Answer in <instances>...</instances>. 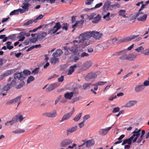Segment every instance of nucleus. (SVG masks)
<instances>
[{"mask_svg": "<svg viewBox=\"0 0 149 149\" xmlns=\"http://www.w3.org/2000/svg\"><path fill=\"white\" fill-rule=\"evenodd\" d=\"M91 31H86L80 34L79 37V40H74L73 41L74 44L78 43V46L82 48H84L86 47L92 43L91 40H88L92 37Z\"/></svg>", "mask_w": 149, "mask_h": 149, "instance_id": "obj_1", "label": "nucleus"}, {"mask_svg": "<svg viewBox=\"0 0 149 149\" xmlns=\"http://www.w3.org/2000/svg\"><path fill=\"white\" fill-rule=\"evenodd\" d=\"M81 47L78 46V44L77 45H74L70 49V51L74 55L76 56H88V53L85 52H82L81 53V51L78 49V48Z\"/></svg>", "mask_w": 149, "mask_h": 149, "instance_id": "obj_2", "label": "nucleus"}, {"mask_svg": "<svg viewBox=\"0 0 149 149\" xmlns=\"http://www.w3.org/2000/svg\"><path fill=\"white\" fill-rule=\"evenodd\" d=\"M111 2L110 1L108 0H107L104 4L103 6L102 10L103 12H105L107 11L109 8L110 10H112L113 8H115L116 7H119V4L116 3L113 5H111Z\"/></svg>", "mask_w": 149, "mask_h": 149, "instance_id": "obj_3", "label": "nucleus"}, {"mask_svg": "<svg viewBox=\"0 0 149 149\" xmlns=\"http://www.w3.org/2000/svg\"><path fill=\"white\" fill-rule=\"evenodd\" d=\"M139 36V35H132L130 36L129 37H126L125 38L120 40L117 42V44L118 45L122 42H127L133 39L136 38Z\"/></svg>", "mask_w": 149, "mask_h": 149, "instance_id": "obj_4", "label": "nucleus"}, {"mask_svg": "<svg viewBox=\"0 0 149 149\" xmlns=\"http://www.w3.org/2000/svg\"><path fill=\"white\" fill-rule=\"evenodd\" d=\"M97 76V72H91L86 75L84 76V79L87 81H89L90 79L95 78Z\"/></svg>", "mask_w": 149, "mask_h": 149, "instance_id": "obj_5", "label": "nucleus"}, {"mask_svg": "<svg viewBox=\"0 0 149 149\" xmlns=\"http://www.w3.org/2000/svg\"><path fill=\"white\" fill-rule=\"evenodd\" d=\"M73 141L71 139H66L63 140L60 143V146L61 147H66L71 144Z\"/></svg>", "mask_w": 149, "mask_h": 149, "instance_id": "obj_6", "label": "nucleus"}, {"mask_svg": "<svg viewBox=\"0 0 149 149\" xmlns=\"http://www.w3.org/2000/svg\"><path fill=\"white\" fill-rule=\"evenodd\" d=\"M74 108L72 109V110L68 113H67L65 114L63 116L62 119L60 120V122H61L67 120L72 116L73 114L74 113Z\"/></svg>", "mask_w": 149, "mask_h": 149, "instance_id": "obj_7", "label": "nucleus"}, {"mask_svg": "<svg viewBox=\"0 0 149 149\" xmlns=\"http://www.w3.org/2000/svg\"><path fill=\"white\" fill-rule=\"evenodd\" d=\"M91 32L92 33V37L97 40H100L101 39L102 35V33L95 31H92Z\"/></svg>", "mask_w": 149, "mask_h": 149, "instance_id": "obj_8", "label": "nucleus"}, {"mask_svg": "<svg viewBox=\"0 0 149 149\" xmlns=\"http://www.w3.org/2000/svg\"><path fill=\"white\" fill-rule=\"evenodd\" d=\"M15 70H14L13 69H11L7 71L6 72H4L2 74H1V75L0 76V79H2L5 77L9 75L12 74V73L15 72Z\"/></svg>", "mask_w": 149, "mask_h": 149, "instance_id": "obj_9", "label": "nucleus"}, {"mask_svg": "<svg viewBox=\"0 0 149 149\" xmlns=\"http://www.w3.org/2000/svg\"><path fill=\"white\" fill-rule=\"evenodd\" d=\"M141 131V129H139L138 130V131H137V132L133 131V132L132 133L133 134L132 136H131V137H132L133 139L134 137H135L134 139L132 140V142L133 143H134L136 142L138 138L140 135V132Z\"/></svg>", "mask_w": 149, "mask_h": 149, "instance_id": "obj_10", "label": "nucleus"}, {"mask_svg": "<svg viewBox=\"0 0 149 149\" xmlns=\"http://www.w3.org/2000/svg\"><path fill=\"white\" fill-rule=\"evenodd\" d=\"M42 115L48 117L53 118L56 116L57 113L56 111L54 110L52 112L44 113L42 114Z\"/></svg>", "mask_w": 149, "mask_h": 149, "instance_id": "obj_11", "label": "nucleus"}, {"mask_svg": "<svg viewBox=\"0 0 149 149\" xmlns=\"http://www.w3.org/2000/svg\"><path fill=\"white\" fill-rule=\"evenodd\" d=\"M14 79H18L19 80H22L25 78L24 75L22 72H17L14 74Z\"/></svg>", "mask_w": 149, "mask_h": 149, "instance_id": "obj_12", "label": "nucleus"}, {"mask_svg": "<svg viewBox=\"0 0 149 149\" xmlns=\"http://www.w3.org/2000/svg\"><path fill=\"white\" fill-rule=\"evenodd\" d=\"M111 129V127L106 128L105 129H101L99 131V134L102 136L106 135L108 132Z\"/></svg>", "mask_w": 149, "mask_h": 149, "instance_id": "obj_13", "label": "nucleus"}, {"mask_svg": "<svg viewBox=\"0 0 149 149\" xmlns=\"http://www.w3.org/2000/svg\"><path fill=\"white\" fill-rule=\"evenodd\" d=\"M145 87L143 84H139L136 85L135 87V91L136 92H140L143 91Z\"/></svg>", "mask_w": 149, "mask_h": 149, "instance_id": "obj_14", "label": "nucleus"}, {"mask_svg": "<svg viewBox=\"0 0 149 149\" xmlns=\"http://www.w3.org/2000/svg\"><path fill=\"white\" fill-rule=\"evenodd\" d=\"M127 49H123L119 52H116L114 53L112 55L113 56H119L127 55Z\"/></svg>", "mask_w": 149, "mask_h": 149, "instance_id": "obj_15", "label": "nucleus"}, {"mask_svg": "<svg viewBox=\"0 0 149 149\" xmlns=\"http://www.w3.org/2000/svg\"><path fill=\"white\" fill-rule=\"evenodd\" d=\"M77 129V126H75L72 127L66 130V133L67 135L69 134L72 133L76 131Z\"/></svg>", "mask_w": 149, "mask_h": 149, "instance_id": "obj_16", "label": "nucleus"}, {"mask_svg": "<svg viewBox=\"0 0 149 149\" xmlns=\"http://www.w3.org/2000/svg\"><path fill=\"white\" fill-rule=\"evenodd\" d=\"M84 21L81 20L80 21L76 22L74 24H72V27H80L82 26L83 24Z\"/></svg>", "mask_w": 149, "mask_h": 149, "instance_id": "obj_17", "label": "nucleus"}, {"mask_svg": "<svg viewBox=\"0 0 149 149\" xmlns=\"http://www.w3.org/2000/svg\"><path fill=\"white\" fill-rule=\"evenodd\" d=\"M57 86L56 84L54 83L50 84L48 88H47V90L48 91H51L53 90L55 88L57 87Z\"/></svg>", "mask_w": 149, "mask_h": 149, "instance_id": "obj_18", "label": "nucleus"}, {"mask_svg": "<svg viewBox=\"0 0 149 149\" xmlns=\"http://www.w3.org/2000/svg\"><path fill=\"white\" fill-rule=\"evenodd\" d=\"M95 142L93 139H90L86 141V146L87 147H89L94 145Z\"/></svg>", "mask_w": 149, "mask_h": 149, "instance_id": "obj_19", "label": "nucleus"}, {"mask_svg": "<svg viewBox=\"0 0 149 149\" xmlns=\"http://www.w3.org/2000/svg\"><path fill=\"white\" fill-rule=\"evenodd\" d=\"M147 16V14H144L143 15H140L137 17V20L139 21L144 22L146 20Z\"/></svg>", "mask_w": 149, "mask_h": 149, "instance_id": "obj_20", "label": "nucleus"}, {"mask_svg": "<svg viewBox=\"0 0 149 149\" xmlns=\"http://www.w3.org/2000/svg\"><path fill=\"white\" fill-rule=\"evenodd\" d=\"M133 139L132 137L131 136L128 139H125L122 143V145H123L127 143L128 145H130L132 142V140Z\"/></svg>", "mask_w": 149, "mask_h": 149, "instance_id": "obj_21", "label": "nucleus"}, {"mask_svg": "<svg viewBox=\"0 0 149 149\" xmlns=\"http://www.w3.org/2000/svg\"><path fill=\"white\" fill-rule=\"evenodd\" d=\"M73 96V93L71 92L70 93L66 92L64 95V97L67 99L70 100Z\"/></svg>", "mask_w": 149, "mask_h": 149, "instance_id": "obj_22", "label": "nucleus"}, {"mask_svg": "<svg viewBox=\"0 0 149 149\" xmlns=\"http://www.w3.org/2000/svg\"><path fill=\"white\" fill-rule=\"evenodd\" d=\"M101 19V16L98 14L93 19L92 21V22L94 23H97L99 22Z\"/></svg>", "mask_w": 149, "mask_h": 149, "instance_id": "obj_23", "label": "nucleus"}, {"mask_svg": "<svg viewBox=\"0 0 149 149\" xmlns=\"http://www.w3.org/2000/svg\"><path fill=\"white\" fill-rule=\"evenodd\" d=\"M63 53V52L61 49H58L55 52L53 53L52 56H60Z\"/></svg>", "mask_w": 149, "mask_h": 149, "instance_id": "obj_24", "label": "nucleus"}, {"mask_svg": "<svg viewBox=\"0 0 149 149\" xmlns=\"http://www.w3.org/2000/svg\"><path fill=\"white\" fill-rule=\"evenodd\" d=\"M92 65V63L91 61H87L83 64L84 67L86 68V69H88L91 67Z\"/></svg>", "mask_w": 149, "mask_h": 149, "instance_id": "obj_25", "label": "nucleus"}, {"mask_svg": "<svg viewBox=\"0 0 149 149\" xmlns=\"http://www.w3.org/2000/svg\"><path fill=\"white\" fill-rule=\"evenodd\" d=\"M77 67L76 65H74L70 67V69L69 70L68 72V74L70 75L71 74L74 70V68Z\"/></svg>", "mask_w": 149, "mask_h": 149, "instance_id": "obj_26", "label": "nucleus"}, {"mask_svg": "<svg viewBox=\"0 0 149 149\" xmlns=\"http://www.w3.org/2000/svg\"><path fill=\"white\" fill-rule=\"evenodd\" d=\"M137 102L136 101H130L127 102L125 105V107H130L134 105Z\"/></svg>", "mask_w": 149, "mask_h": 149, "instance_id": "obj_27", "label": "nucleus"}, {"mask_svg": "<svg viewBox=\"0 0 149 149\" xmlns=\"http://www.w3.org/2000/svg\"><path fill=\"white\" fill-rule=\"evenodd\" d=\"M56 56H54L52 58L51 60V63L52 64H55L58 62L59 59L56 57Z\"/></svg>", "mask_w": 149, "mask_h": 149, "instance_id": "obj_28", "label": "nucleus"}, {"mask_svg": "<svg viewBox=\"0 0 149 149\" xmlns=\"http://www.w3.org/2000/svg\"><path fill=\"white\" fill-rule=\"evenodd\" d=\"M80 56H70L69 60L71 61L76 62L79 58Z\"/></svg>", "mask_w": 149, "mask_h": 149, "instance_id": "obj_29", "label": "nucleus"}, {"mask_svg": "<svg viewBox=\"0 0 149 149\" xmlns=\"http://www.w3.org/2000/svg\"><path fill=\"white\" fill-rule=\"evenodd\" d=\"M25 132V130L24 129H19L13 131L12 132L15 134H21Z\"/></svg>", "mask_w": 149, "mask_h": 149, "instance_id": "obj_30", "label": "nucleus"}, {"mask_svg": "<svg viewBox=\"0 0 149 149\" xmlns=\"http://www.w3.org/2000/svg\"><path fill=\"white\" fill-rule=\"evenodd\" d=\"M61 27L60 23L59 22H57L56 24L53 27L52 29H54V30L55 29L58 30Z\"/></svg>", "mask_w": 149, "mask_h": 149, "instance_id": "obj_31", "label": "nucleus"}, {"mask_svg": "<svg viewBox=\"0 0 149 149\" xmlns=\"http://www.w3.org/2000/svg\"><path fill=\"white\" fill-rule=\"evenodd\" d=\"M24 5L22 7V8L24 9L26 11H27L29 10L28 7L30 5L29 3H23Z\"/></svg>", "mask_w": 149, "mask_h": 149, "instance_id": "obj_32", "label": "nucleus"}, {"mask_svg": "<svg viewBox=\"0 0 149 149\" xmlns=\"http://www.w3.org/2000/svg\"><path fill=\"white\" fill-rule=\"evenodd\" d=\"M10 84H8L5 85L3 88L2 90L3 91H7L10 90L11 87L10 86Z\"/></svg>", "mask_w": 149, "mask_h": 149, "instance_id": "obj_33", "label": "nucleus"}, {"mask_svg": "<svg viewBox=\"0 0 149 149\" xmlns=\"http://www.w3.org/2000/svg\"><path fill=\"white\" fill-rule=\"evenodd\" d=\"M107 81H99L97 82L95 84H93L92 85L95 86H102L104 85L107 83Z\"/></svg>", "mask_w": 149, "mask_h": 149, "instance_id": "obj_34", "label": "nucleus"}, {"mask_svg": "<svg viewBox=\"0 0 149 149\" xmlns=\"http://www.w3.org/2000/svg\"><path fill=\"white\" fill-rule=\"evenodd\" d=\"M82 114V113H79L77 115L73 120L75 121H78L80 119Z\"/></svg>", "mask_w": 149, "mask_h": 149, "instance_id": "obj_35", "label": "nucleus"}, {"mask_svg": "<svg viewBox=\"0 0 149 149\" xmlns=\"http://www.w3.org/2000/svg\"><path fill=\"white\" fill-rule=\"evenodd\" d=\"M140 9L138 12L135 13L134 15V19H135L137 17H139V15L141 14H143L144 13L143 12L141 11V10Z\"/></svg>", "mask_w": 149, "mask_h": 149, "instance_id": "obj_36", "label": "nucleus"}, {"mask_svg": "<svg viewBox=\"0 0 149 149\" xmlns=\"http://www.w3.org/2000/svg\"><path fill=\"white\" fill-rule=\"evenodd\" d=\"M10 84V86L11 87H13L15 86L17 84V81L15 79L13 80L11 83H9Z\"/></svg>", "mask_w": 149, "mask_h": 149, "instance_id": "obj_37", "label": "nucleus"}, {"mask_svg": "<svg viewBox=\"0 0 149 149\" xmlns=\"http://www.w3.org/2000/svg\"><path fill=\"white\" fill-rule=\"evenodd\" d=\"M35 79L34 77L33 76H30L27 79V83H29L32 81H33Z\"/></svg>", "mask_w": 149, "mask_h": 149, "instance_id": "obj_38", "label": "nucleus"}, {"mask_svg": "<svg viewBox=\"0 0 149 149\" xmlns=\"http://www.w3.org/2000/svg\"><path fill=\"white\" fill-rule=\"evenodd\" d=\"M110 15V13H108L106 15H104L103 17V18L104 19H106L107 21H109L111 20V18L109 17Z\"/></svg>", "mask_w": 149, "mask_h": 149, "instance_id": "obj_39", "label": "nucleus"}, {"mask_svg": "<svg viewBox=\"0 0 149 149\" xmlns=\"http://www.w3.org/2000/svg\"><path fill=\"white\" fill-rule=\"evenodd\" d=\"M144 48L142 46L138 47L135 49V50L137 52H141V51H143Z\"/></svg>", "mask_w": 149, "mask_h": 149, "instance_id": "obj_40", "label": "nucleus"}, {"mask_svg": "<svg viewBox=\"0 0 149 149\" xmlns=\"http://www.w3.org/2000/svg\"><path fill=\"white\" fill-rule=\"evenodd\" d=\"M6 62V60L3 58H0V68L3 65V63Z\"/></svg>", "mask_w": 149, "mask_h": 149, "instance_id": "obj_41", "label": "nucleus"}, {"mask_svg": "<svg viewBox=\"0 0 149 149\" xmlns=\"http://www.w3.org/2000/svg\"><path fill=\"white\" fill-rule=\"evenodd\" d=\"M19 14V12L18 10H15L12 11L10 14V15H17Z\"/></svg>", "mask_w": 149, "mask_h": 149, "instance_id": "obj_42", "label": "nucleus"}, {"mask_svg": "<svg viewBox=\"0 0 149 149\" xmlns=\"http://www.w3.org/2000/svg\"><path fill=\"white\" fill-rule=\"evenodd\" d=\"M126 11L124 10H120L118 12V14L120 16H122L124 14H125Z\"/></svg>", "mask_w": 149, "mask_h": 149, "instance_id": "obj_43", "label": "nucleus"}, {"mask_svg": "<svg viewBox=\"0 0 149 149\" xmlns=\"http://www.w3.org/2000/svg\"><path fill=\"white\" fill-rule=\"evenodd\" d=\"M25 83L24 81H23L21 84L17 85L16 86V88L17 89H20L22 88L23 86L24 85Z\"/></svg>", "mask_w": 149, "mask_h": 149, "instance_id": "obj_44", "label": "nucleus"}, {"mask_svg": "<svg viewBox=\"0 0 149 149\" xmlns=\"http://www.w3.org/2000/svg\"><path fill=\"white\" fill-rule=\"evenodd\" d=\"M63 26H62V28L63 29H65L66 31H67L68 29V28L69 26V25L67 23H64L63 24Z\"/></svg>", "mask_w": 149, "mask_h": 149, "instance_id": "obj_45", "label": "nucleus"}, {"mask_svg": "<svg viewBox=\"0 0 149 149\" xmlns=\"http://www.w3.org/2000/svg\"><path fill=\"white\" fill-rule=\"evenodd\" d=\"M14 124L15 123L12 120L10 121H6L5 123V124L6 125H8L9 124L12 125Z\"/></svg>", "mask_w": 149, "mask_h": 149, "instance_id": "obj_46", "label": "nucleus"}, {"mask_svg": "<svg viewBox=\"0 0 149 149\" xmlns=\"http://www.w3.org/2000/svg\"><path fill=\"white\" fill-rule=\"evenodd\" d=\"M91 83H86L84 84L83 85V87L84 89H85L86 88H87L88 87H89L91 85Z\"/></svg>", "mask_w": 149, "mask_h": 149, "instance_id": "obj_47", "label": "nucleus"}, {"mask_svg": "<svg viewBox=\"0 0 149 149\" xmlns=\"http://www.w3.org/2000/svg\"><path fill=\"white\" fill-rule=\"evenodd\" d=\"M79 98H80V97H75L73 98V99H72V101H71V102L72 103H74L75 102L77 101H78L79 100Z\"/></svg>", "mask_w": 149, "mask_h": 149, "instance_id": "obj_48", "label": "nucleus"}, {"mask_svg": "<svg viewBox=\"0 0 149 149\" xmlns=\"http://www.w3.org/2000/svg\"><path fill=\"white\" fill-rule=\"evenodd\" d=\"M21 97V95H20L19 96H17L16 98L13 99L14 102H17L19 101H20Z\"/></svg>", "mask_w": 149, "mask_h": 149, "instance_id": "obj_49", "label": "nucleus"}, {"mask_svg": "<svg viewBox=\"0 0 149 149\" xmlns=\"http://www.w3.org/2000/svg\"><path fill=\"white\" fill-rule=\"evenodd\" d=\"M26 35V33L24 32H20L18 35V36L17 37L18 39L20 38L22 36Z\"/></svg>", "mask_w": 149, "mask_h": 149, "instance_id": "obj_50", "label": "nucleus"}, {"mask_svg": "<svg viewBox=\"0 0 149 149\" xmlns=\"http://www.w3.org/2000/svg\"><path fill=\"white\" fill-rule=\"evenodd\" d=\"M23 73L26 75H29L31 74V72L28 70H24L23 71Z\"/></svg>", "mask_w": 149, "mask_h": 149, "instance_id": "obj_51", "label": "nucleus"}, {"mask_svg": "<svg viewBox=\"0 0 149 149\" xmlns=\"http://www.w3.org/2000/svg\"><path fill=\"white\" fill-rule=\"evenodd\" d=\"M136 56H126V59L130 61L134 60Z\"/></svg>", "mask_w": 149, "mask_h": 149, "instance_id": "obj_52", "label": "nucleus"}, {"mask_svg": "<svg viewBox=\"0 0 149 149\" xmlns=\"http://www.w3.org/2000/svg\"><path fill=\"white\" fill-rule=\"evenodd\" d=\"M39 67L35 68V69L32 71V73H33L34 74H38L39 72Z\"/></svg>", "mask_w": 149, "mask_h": 149, "instance_id": "obj_53", "label": "nucleus"}, {"mask_svg": "<svg viewBox=\"0 0 149 149\" xmlns=\"http://www.w3.org/2000/svg\"><path fill=\"white\" fill-rule=\"evenodd\" d=\"M15 123L17 122L18 120V116L16 115L14 116L11 120Z\"/></svg>", "mask_w": 149, "mask_h": 149, "instance_id": "obj_54", "label": "nucleus"}, {"mask_svg": "<svg viewBox=\"0 0 149 149\" xmlns=\"http://www.w3.org/2000/svg\"><path fill=\"white\" fill-rule=\"evenodd\" d=\"M25 118L24 117H23V116L22 115H20L19 116H18V119L19 122L21 123Z\"/></svg>", "mask_w": 149, "mask_h": 149, "instance_id": "obj_55", "label": "nucleus"}, {"mask_svg": "<svg viewBox=\"0 0 149 149\" xmlns=\"http://www.w3.org/2000/svg\"><path fill=\"white\" fill-rule=\"evenodd\" d=\"M120 108L119 107L114 108L112 111L113 113H115L118 112L120 110Z\"/></svg>", "mask_w": 149, "mask_h": 149, "instance_id": "obj_56", "label": "nucleus"}, {"mask_svg": "<svg viewBox=\"0 0 149 149\" xmlns=\"http://www.w3.org/2000/svg\"><path fill=\"white\" fill-rule=\"evenodd\" d=\"M94 0H86L85 4L87 5H89L92 3Z\"/></svg>", "mask_w": 149, "mask_h": 149, "instance_id": "obj_57", "label": "nucleus"}, {"mask_svg": "<svg viewBox=\"0 0 149 149\" xmlns=\"http://www.w3.org/2000/svg\"><path fill=\"white\" fill-rule=\"evenodd\" d=\"M32 19L29 20L28 21L26 22L24 24V26H28L30 24H32Z\"/></svg>", "mask_w": 149, "mask_h": 149, "instance_id": "obj_58", "label": "nucleus"}, {"mask_svg": "<svg viewBox=\"0 0 149 149\" xmlns=\"http://www.w3.org/2000/svg\"><path fill=\"white\" fill-rule=\"evenodd\" d=\"M143 53L145 55H149V48L143 51Z\"/></svg>", "mask_w": 149, "mask_h": 149, "instance_id": "obj_59", "label": "nucleus"}, {"mask_svg": "<svg viewBox=\"0 0 149 149\" xmlns=\"http://www.w3.org/2000/svg\"><path fill=\"white\" fill-rule=\"evenodd\" d=\"M8 38L12 40H14L15 39V36L14 34L8 36Z\"/></svg>", "mask_w": 149, "mask_h": 149, "instance_id": "obj_60", "label": "nucleus"}, {"mask_svg": "<svg viewBox=\"0 0 149 149\" xmlns=\"http://www.w3.org/2000/svg\"><path fill=\"white\" fill-rule=\"evenodd\" d=\"M90 117V116L89 115H86L84 116L83 117L84 122H85L86 120L89 118Z\"/></svg>", "mask_w": 149, "mask_h": 149, "instance_id": "obj_61", "label": "nucleus"}, {"mask_svg": "<svg viewBox=\"0 0 149 149\" xmlns=\"http://www.w3.org/2000/svg\"><path fill=\"white\" fill-rule=\"evenodd\" d=\"M30 42L33 43H35L38 40L36 38H32L30 40Z\"/></svg>", "mask_w": 149, "mask_h": 149, "instance_id": "obj_62", "label": "nucleus"}, {"mask_svg": "<svg viewBox=\"0 0 149 149\" xmlns=\"http://www.w3.org/2000/svg\"><path fill=\"white\" fill-rule=\"evenodd\" d=\"M64 80V76H61V77L58 78V81L59 82H62Z\"/></svg>", "mask_w": 149, "mask_h": 149, "instance_id": "obj_63", "label": "nucleus"}, {"mask_svg": "<svg viewBox=\"0 0 149 149\" xmlns=\"http://www.w3.org/2000/svg\"><path fill=\"white\" fill-rule=\"evenodd\" d=\"M143 85L144 86H148L149 85V81L148 80H146L143 82Z\"/></svg>", "mask_w": 149, "mask_h": 149, "instance_id": "obj_64", "label": "nucleus"}]
</instances>
